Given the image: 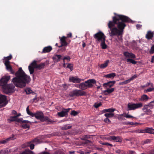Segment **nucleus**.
<instances>
[{
	"instance_id": "obj_24",
	"label": "nucleus",
	"mask_w": 154,
	"mask_h": 154,
	"mask_svg": "<svg viewBox=\"0 0 154 154\" xmlns=\"http://www.w3.org/2000/svg\"><path fill=\"white\" fill-rule=\"evenodd\" d=\"M52 49L51 46H49L45 47L43 50L42 53H46L50 52Z\"/></svg>"
},
{
	"instance_id": "obj_59",
	"label": "nucleus",
	"mask_w": 154,
	"mask_h": 154,
	"mask_svg": "<svg viewBox=\"0 0 154 154\" xmlns=\"http://www.w3.org/2000/svg\"><path fill=\"white\" fill-rule=\"evenodd\" d=\"M123 114L119 115L118 116V119H122L121 117L122 116H123Z\"/></svg>"
},
{
	"instance_id": "obj_9",
	"label": "nucleus",
	"mask_w": 154,
	"mask_h": 154,
	"mask_svg": "<svg viewBox=\"0 0 154 154\" xmlns=\"http://www.w3.org/2000/svg\"><path fill=\"white\" fill-rule=\"evenodd\" d=\"M86 93L82 90L76 89L70 92L69 94L71 97L79 96L85 95Z\"/></svg>"
},
{
	"instance_id": "obj_43",
	"label": "nucleus",
	"mask_w": 154,
	"mask_h": 154,
	"mask_svg": "<svg viewBox=\"0 0 154 154\" xmlns=\"http://www.w3.org/2000/svg\"><path fill=\"white\" fill-rule=\"evenodd\" d=\"M25 91L27 94H29L32 93V90L29 88H27L25 90Z\"/></svg>"
},
{
	"instance_id": "obj_22",
	"label": "nucleus",
	"mask_w": 154,
	"mask_h": 154,
	"mask_svg": "<svg viewBox=\"0 0 154 154\" xmlns=\"http://www.w3.org/2000/svg\"><path fill=\"white\" fill-rule=\"evenodd\" d=\"M154 32H152L151 31L148 32L147 34L146 35V37L148 39H151L153 36Z\"/></svg>"
},
{
	"instance_id": "obj_42",
	"label": "nucleus",
	"mask_w": 154,
	"mask_h": 154,
	"mask_svg": "<svg viewBox=\"0 0 154 154\" xmlns=\"http://www.w3.org/2000/svg\"><path fill=\"white\" fill-rule=\"evenodd\" d=\"M67 68H69L72 71L73 69V65L72 64L69 63L67 66Z\"/></svg>"
},
{
	"instance_id": "obj_20",
	"label": "nucleus",
	"mask_w": 154,
	"mask_h": 154,
	"mask_svg": "<svg viewBox=\"0 0 154 154\" xmlns=\"http://www.w3.org/2000/svg\"><path fill=\"white\" fill-rule=\"evenodd\" d=\"M115 83L116 81H110L108 82L107 83L103 84V86L104 87H106L107 86H108L110 87L113 86Z\"/></svg>"
},
{
	"instance_id": "obj_49",
	"label": "nucleus",
	"mask_w": 154,
	"mask_h": 154,
	"mask_svg": "<svg viewBox=\"0 0 154 154\" xmlns=\"http://www.w3.org/2000/svg\"><path fill=\"white\" fill-rule=\"evenodd\" d=\"M137 75L135 74L132 76L131 78L129 79L130 81L133 80L134 79L136 78L137 77Z\"/></svg>"
},
{
	"instance_id": "obj_17",
	"label": "nucleus",
	"mask_w": 154,
	"mask_h": 154,
	"mask_svg": "<svg viewBox=\"0 0 154 154\" xmlns=\"http://www.w3.org/2000/svg\"><path fill=\"white\" fill-rule=\"evenodd\" d=\"M149 98V97L147 95L143 94L140 96L138 100L139 101L146 102L148 100Z\"/></svg>"
},
{
	"instance_id": "obj_21",
	"label": "nucleus",
	"mask_w": 154,
	"mask_h": 154,
	"mask_svg": "<svg viewBox=\"0 0 154 154\" xmlns=\"http://www.w3.org/2000/svg\"><path fill=\"white\" fill-rule=\"evenodd\" d=\"M61 57V55L56 54L53 57V58L54 62H57L60 61Z\"/></svg>"
},
{
	"instance_id": "obj_64",
	"label": "nucleus",
	"mask_w": 154,
	"mask_h": 154,
	"mask_svg": "<svg viewBox=\"0 0 154 154\" xmlns=\"http://www.w3.org/2000/svg\"><path fill=\"white\" fill-rule=\"evenodd\" d=\"M21 116V114L20 113H19V114H18L16 116H17V117H19V116Z\"/></svg>"
},
{
	"instance_id": "obj_38",
	"label": "nucleus",
	"mask_w": 154,
	"mask_h": 154,
	"mask_svg": "<svg viewBox=\"0 0 154 154\" xmlns=\"http://www.w3.org/2000/svg\"><path fill=\"white\" fill-rule=\"evenodd\" d=\"M115 110L112 108H109L107 109H104L103 110V111L104 112H113Z\"/></svg>"
},
{
	"instance_id": "obj_23",
	"label": "nucleus",
	"mask_w": 154,
	"mask_h": 154,
	"mask_svg": "<svg viewBox=\"0 0 154 154\" xmlns=\"http://www.w3.org/2000/svg\"><path fill=\"white\" fill-rule=\"evenodd\" d=\"M29 122H26L25 123L21 122L22 124L21 125L22 127L24 129L29 128V125L28 124V123H31V122L29 121Z\"/></svg>"
},
{
	"instance_id": "obj_28",
	"label": "nucleus",
	"mask_w": 154,
	"mask_h": 154,
	"mask_svg": "<svg viewBox=\"0 0 154 154\" xmlns=\"http://www.w3.org/2000/svg\"><path fill=\"white\" fill-rule=\"evenodd\" d=\"M116 73L114 72H112L105 75L104 77L107 78H113L116 76Z\"/></svg>"
},
{
	"instance_id": "obj_46",
	"label": "nucleus",
	"mask_w": 154,
	"mask_h": 154,
	"mask_svg": "<svg viewBox=\"0 0 154 154\" xmlns=\"http://www.w3.org/2000/svg\"><path fill=\"white\" fill-rule=\"evenodd\" d=\"M63 62H65V60H66L67 61H69L70 60V58L69 56L65 57L63 59Z\"/></svg>"
},
{
	"instance_id": "obj_3",
	"label": "nucleus",
	"mask_w": 154,
	"mask_h": 154,
	"mask_svg": "<svg viewBox=\"0 0 154 154\" xmlns=\"http://www.w3.org/2000/svg\"><path fill=\"white\" fill-rule=\"evenodd\" d=\"M10 78V76H4L0 80V86H2L4 92L7 94L12 93L14 91L15 87L12 84L6 85Z\"/></svg>"
},
{
	"instance_id": "obj_5",
	"label": "nucleus",
	"mask_w": 154,
	"mask_h": 154,
	"mask_svg": "<svg viewBox=\"0 0 154 154\" xmlns=\"http://www.w3.org/2000/svg\"><path fill=\"white\" fill-rule=\"evenodd\" d=\"M96 80L94 79H91L85 81L84 82L80 83L78 86H76L82 90H85L88 88H91L93 84L96 83Z\"/></svg>"
},
{
	"instance_id": "obj_48",
	"label": "nucleus",
	"mask_w": 154,
	"mask_h": 154,
	"mask_svg": "<svg viewBox=\"0 0 154 154\" xmlns=\"http://www.w3.org/2000/svg\"><path fill=\"white\" fill-rule=\"evenodd\" d=\"M149 53L151 54H152L154 53V45H153L151 47V48L149 51Z\"/></svg>"
},
{
	"instance_id": "obj_50",
	"label": "nucleus",
	"mask_w": 154,
	"mask_h": 154,
	"mask_svg": "<svg viewBox=\"0 0 154 154\" xmlns=\"http://www.w3.org/2000/svg\"><path fill=\"white\" fill-rule=\"evenodd\" d=\"M118 36V40L117 41H120V42H122V35H117Z\"/></svg>"
},
{
	"instance_id": "obj_35",
	"label": "nucleus",
	"mask_w": 154,
	"mask_h": 154,
	"mask_svg": "<svg viewBox=\"0 0 154 154\" xmlns=\"http://www.w3.org/2000/svg\"><path fill=\"white\" fill-rule=\"evenodd\" d=\"M0 154H8V151L7 149H4L0 151Z\"/></svg>"
},
{
	"instance_id": "obj_52",
	"label": "nucleus",
	"mask_w": 154,
	"mask_h": 154,
	"mask_svg": "<svg viewBox=\"0 0 154 154\" xmlns=\"http://www.w3.org/2000/svg\"><path fill=\"white\" fill-rule=\"evenodd\" d=\"M151 141V140L150 139H147L145 140H144L143 141L144 143L146 144V143H149Z\"/></svg>"
},
{
	"instance_id": "obj_56",
	"label": "nucleus",
	"mask_w": 154,
	"mask_h": 154,
	"mask_svg": "<svg viewBox=\"0 0 154 154\" xmlns=\"http://www.w3.org/2000/svg\"><path fill=\"white\" fill-rule=\"evenodd\" d=\"M103 144H104V145L109 146H113L112 144H111L107 142H105Z\"/></svg>"
},
{
	"instance_id": "obj_4",
	"label": "nucleus",
	"mask_w": 154,
	"mask_h": 154,
	"mask_svg": "<svg viewBox=\"0 0 154 154\" xmlns=\"http://www.w3.org/2000/svg\"><path fill=\"white\" fill-rule=\"evenodd\" d=\"M94 38L98 42H100V46L103 49H105L107 48V45L105 43L106 36L101 32L100 31L95 34Z\"/></svg>"
},
{
	"instance_id": "obj_11",
	"label": "nucleus",
	"mask_w": 154,
	"mask_h": 154,
	"mask_svg": "<svg viewBox=\"0 0 154 154\" xmlns=\"http://www.w3.org/2000/svg\"><path fill=\"white\" fill-rule=\"evenodd\" d=\"M37 61L34 60L29 66L28 69L30 74H32L34 72V69L36 68L37 66Z\"/></svg>"
},
{
	"instance_id": "obj_6",
	"label": "nucleus",
	"mask_w": 154,
	"mask_h": 154,
	"mask_svg": "<svg viewBox=\"0 0 154 154\" xmlns=\"http://www.w3.org/2000/svg\"><path fill=\"white\" fill-rule=\"evenodd\" d=\"M34 116L42 122H51L52 120L48 117L45 116L43 113L41 112H38L34 114Z\"/></svg>"
},
{
	"instance_id": "obj_58",
	"label": "nucleus",
	"mask_w": 154,
	"mask_h": 154,
	"mask_svg": "<svg viewBox=\"0 0 154 154\" xmlns=\"http://www.w3.org/2000/svg\"><path fill=\"white\" fill-rule=\"evenodd\" d=\"M151 84H152L151 83H148L147 84H146L145 85V86L147 87L149 86L150 85L151 86Z\"/></svg>"
},
{
	"instance_id": "obj_36",
	"label": "nucleus",
	"mask_w": 154,
	"mask_h": 154,
	"mask_svg": "<svg viewBox=\"0 0 154 154\" xmlns=\"http://www.w3.org/2000/svg\"><path fill=\"white\" fill-rule=\"evenodd\" d=\"M130 82H131V81H130V80L129 79L128 80H126L124 81L123 82L119 83V85H123L126 84Z\"/></svg>"
},
{
	"instance_id": "obj_29",
	"label": "nucleus",
	"mask_w": 154,
	"mask_h": 154,
	"mask_svg": "<svg viewBox=\"0 0 154 154\" xmlns=\"http://www.w3.org/2000/svg\"><path fill=\"white\" fill-rule=\"evenodd\" d=\"M114 89L113 88H111V89H108L104 91V92L105 93V94L107 95L108 94L111 93L114 91Z\"/></svg>"
},
{
	"instance_id": "obj_34",
	"label": "nucleus",
	"mask_w": 154,
	"mask_h": 154,
	"mask_svg": "<svg viewBox=\"0 0 154 154\" xmlns=\"http://www.w3.org/2000/svg\"><path fill=\"white\" fill-rule=\"evenodd\" d=\"M126 60L127 62H130L131 63L135 64L137 63V62L135 61L133 59H131L130 58H128Z\"/></svg>"
},
{
	"instance_id": "obj_40",
	"label": "nucleus",
	"mask_w": 154,
	"mask_h": 154,
	"mask_svg": "<svg viewBox=\"0 0 154 154\" xmlns=\"http://www.w3.org/2000/svg\"><path fill=\"white\" fill-rule=\"evenodd\" d=\"M124 116L126 117L127 118H135V117H133V116L128 114L125 113L124 114Z\"/></svg>"
},
{
	"instance_id": "obj_13",
	"label": "nucleus",
	"mask_w": 154,
	"mask_h": 154,
	"mask_svg": "<svg viewBox=\"0 0 154 154\" xmlns=\"http://www.w3.org/2000/svg\"><path fill=\"white\" fill-rule=\"evenodd\" d=\"M22 118H17V116H14L13 117H11L10 119H8V121L9 122L11 121H16L18 122H23L25 123L26 122H29V121L27 120H23Z\"/></svg>"
},
{
	"instance_id": "obj_16",
	"label": "nucleus",
	"mask_w": 154,
	"mask_h": 154,
	"mask_svg": "<svg viewBox=\"0 0 154 154\" xmlns=\"http://www.w3.org/2000/svg\"><path fill=\"white\" fill-rule=\"evenodd\" d=\"M69 80L70 82H72L74 83H79L83 80L77 77H71L69 78Z\"/></svg>"
},
{
	"instance_id": "obj_30",
	"label": "nucleus",
	"mask_w": 154,
	"mask_h": 154,
	"mask_svg": "<svg viewBox=\"0 0 154 154\" xmlns=\"http://www.w3.org/2000/svg\"><path fill=\"white\" fill-rule=\"evenodd\" d=\"M146 132L154 134V129L152 128H147L145 129Z\"/></svg>"
},
{
	"instance_id": "obj_10",
	"label": "nucleus",
	"mask_w": 154,
	"mask_h": 154,
	"mask_svg": "<svg viewBox=\"0 0 154 154\" xmlns=\"http://www.w3.org/2000/svg\"><path fill=\"white\" fill-rule=\"evenodd\" d=\"M153 108L152 105L149 103L148 104L145 105L142 109L143 111L145 112L147 115H150L152 114V111L151 109Z\"/></svg>"
},
{
	"instance_id": "obj_12",
	"label": "nucleus",
	"mask_w": 154,
	"mask_h": 154,
	"mask_svg": "<svg viewBox=\"0 0 154 154\" xmlns=\"http://www.w3.org/2000/svg\"><path fill=\"white\" fill-rule=\"evenodd\" d=\"M106 139L108 140H112L117 142H122V138L119 136H110L106 137Z\"/></svg>"
},
{
	"instance_id": "obj_45",
	"label": "nucleus",
	"mask_w": 154,
	"mask_h": 154,
	"mask_svg": "<svg viewBox=\"0 0 154 154\" xmlns=\"http://www.w3.org/2000/svg\"><path fill=\"white\" fill-rule=\"evenodd\" d=\"M78 112L75 110L72 111L71 112V115L74 116H76L77 115Z\"/></svg>"
},
{
	"instance_id": "obj_33",
	"label": "nucleus",
	"mask_w": 154,
	"mask_h": 154,
	"mask_svg": "<svg viewBox=\"0 0 154 154\" xmlns=\"http://www.w3.org/2000/svg\"><path fill=\"white\" fill-rule=\"evenodd\" d=\"M27 146H29L31 149H33L34 148L35 144L32 142L30 141L27 143Z\"/></svg>"
},
{
	"instance_id": "obj_1",
	"label": "nucleus",
	"mask_w": 154,
	"mask_h": 154,
	"mask_svg": "<svg viewBox=\"0 0 154 154\" xmlns=\"http://www.w3.org/2000/svg\"><path fill=\"white\" fill-rule=\"evenodd\" d=\"M15 75L16 77L13 79L12 82L17 87H23L26 86V83L30 81V76L25 73L21 67L19 68Z\"/></svg>"
},
{
	"instance_id": "obj_47",
	"label": "nucleus",
	"mask_w": 154,
	"mask_h": 154,
	"mask_svg": "<svg viewBox=\"0 0 154 154\" xmlns=\"http://www.w3.org/2000/svg\"><path fill=\"white\" fill-rule=\"evenodd\" d=\"M71 128V126H70L69 125H64L63 127V128L64 129H69Z\"/></svg>"
},
{
	"instance_id": "obj_19",
	"label": "nucleus",
	"mask_w": 154,
	"mask_h": 154,
	"mask_svg": "<svg viewBox=\"0 0 154 154\" xmlns=\"http://www.w3.org/2000/svg\"><path fill=\"white\" fill-rule=\"evenodd\" d=\"M3 62L6 67L7 69L12 73V69L11 66L10 65V62L8 60H7L6 61H3Z\"/></svg>"
},
{
	"instance_id": "obj_8",
	"label": "nucleus",
	"mask_w": 154,
	"mask_h": 154,
	"mask_svg": "<svg viewBox=\"0 0 154 154\" xmlns=\"http://www.w3.org/2000/svg\"><path fill=\"white\" fill-rule=\"evenodd\" d=\"M116 27L113 28L109 31V34L111 36L115 35H122L124 29H119Z\"/></svg>"
},
{
	"instance_id": "obj_61",
	"label": "nucleus",
	"mask_w": 154,
	"mask_h": 154,
	"mask_svg": "<svg viewBox=\"0 0 154 154\" xmlns=\"http://www.w3.org/2000/svg\"><path fill=\"white\" fill-rule=\"evenodd\" d=\"M129 154H135V152L134 151H129Z\"/></svg>"
},
{
	"instance_id": "obj_37",
	"label": "nucleus",
	"mask_w": 154,
	"mask_h": 154,
	"mask_svg": "<svg viewBox=\"0 0 154 154\" xmlns=\"http://www.w3.org/2000/svg\"><path fill=\"white\" fill-rule=\"evenodd\" d=\"M114 115V114L112 113H106L104 115L107 118L112 117Z\"/></svg>"
},
{
	"instance_id": "obj_2",
	"label": "nucleus",
	"mask_w": 154,
	"mask_h": 154,
	"mask_svg": "<svg viewBox=\"0 0 154 154\" xmlns=\"http://www.w3.org/2000/svg\"><path fill=\"white\" fill-rule=\"evenodd\" d=\"M132 20L128 17L123 15H117L113 17V21H109L108 24L109 29H112V27L115 26V24H117L119 29H124L126 25L124 22H130Z\"/></svg>"
},
{
	"instance_id": "obj_62",
	"label": "nucleus",
	"mask_w": 154,
	"mask_h": 154,
	"mask_svg": "<svg viewBox=\"0 0 154 154\" xmlns=\"http://www.w3.org/2000/svg\"><path fill=\"white\" fill-rule=\"evenodd\" d=\"M72 33H69V34H68L67 35L68 37H72Z\"/></svg>"
},
{
	"instance_id": "obj_41",
	"label": "nucleus",
	"mask_w": 154,
	"mask_h": 154,
	"mask_svg": "<svg viewBox=\"0 0 154 154\" xmlns=\"http://www.w3.org/2000/svg\"><path fill=\"white\" fill-rule=\"evenodd\" d=\"M31 141L34 144H37L39 142V140L38 139L35 138Z\"/></svg>"
},
{
	"instance_id": "obj_39",
	"label": "nucleus",
	"mask_w": 154,
	"mask_h": 154,
	"mask_svg": "<svg viewBox=\"0 0 154 154\" xmlns=\"http://www.w3.org/2000/svg\"><path fill=\"white\" fill-rule=\"evenodd\" d=\"M12 56L10 54L9 56L7 57H5L3 61H6L7 60H8V61L12 58Z\"/></svg>"
},
{
	"instance_id": "obj_18",
	"label": "nucleus",
	"mask_w": 154,
	"mask_h": 154,
	"mask_svg": "<svg viewBox=\"0 0 154 154\" xmlns=\"http://www.w3.org/2000/svg\"><path fill=\"white\" fill-rule=\"evenodd\" d=\"M125 56L128 58H135L136 56L134 54L131 53H129L128 52H125L123 53Z\"/></svg>"
},
{
	"instance_id": "obj_54",
	"label": "nucleus",
	"mask_w": 154,
	"mask_h": 154,
	"mask_svg": "<svg viewBox=\"0 0 154 154\" xmlns=\"http://www.w3.org/2000/svg\"><path fill=\"white\" fill-rule=\"evenodd\" d=\"M104 121L106 123H110V120L107 118H106L104 119Z\"/></svg>"
},
{
	"instance_id": "obj_60",
	"label": "nucleus",
	"mask_w": 154,
	"mask_h": 154,
	"mask_svg": "<svg viewBox=\"0 0 154 154\" xmlns=\"http://www.w3.org/2000/svg\"><path fill=\"white\" fill-rule=\"evenodd\" d=\"M151 62L152 63H154V56H152Z\"/></svg>"
},
{
	"instance_id": "obj_25",
	"label": "nucleus",
	"mask_w": 154,
	"mask_h": 154,
	"mask_svg": "<svg viewBox=\"0 0 154 154\" xmlns=\"http://www.w3.org/2000/svg\"><path fill=\"white\" fill-rule=\"evenodd\" d=\"M109 62V60H106L104 63L100 65V67L103 69L106 68Z\"/></svg>"
},
{
	"instance_id": "obj_15",
	"label": "nucleus",
	"mask_w": 154,
	"mask_h": 154,
	"mask_svg": "<svg viewBox=\"0 0 154 154\" xmlns=\"http://www.w3.org/2000/svg\"><path fill=\"white\" fill-rule=\"evenodd\" d=\"M70 109H63V110L61 112H58L57 113L58 115L60 117L65 116L67 115V113L69 112Z\"/></svg>"
},
{
	"instance_id": "obj_44",
	"label": "nucleus",
	"mask_w": 154,
	"mask_h": 154,
	"mask_svg": "<svg viewBox=\"0 0 154 154\" xmlns=\"http://www.w3.org/2000/svg\"><path fill=\"white\" fill-rule=\"evenodd\" d=\"M91 152V151L89 150L87 152L85 151H80V153L81 154H89Z\"/></svg>"
},
{
	"instance_id": "obj_31",
	"label": "nucleus",
	"mask_w": 154,
	"mask_h": 154,
	"mask_svg": "<svg viewBox=\"0 0 154 154\" xmlns=\"http://www.w3.org/2000/svg\"><path fill=\"white\" fill-rule=\"evenodd\" d=\"M153 91H154V87L153 86V84H151L150 87L149 88L145 90L144 91V92L146 93L148 92H151Z\"/></svg>"
},
{
	"instance_id": "obj_63",
	"label": "nucleus",
	"mask_w": 154,
	"mask_h": 154,
	"mask_svg": "<svg viewBox=\"0 0 154 154\" xmlns=\"http://www.w3.org/2000/svg\"><path fill=\"white\" fill-rule=\"evenodd\" d=\"M17 113V112L15 110H13L12 111V113L13 114H16Z\"/></svg>"
},
{
	"instance_id": "obj_26",
	"label": "nucleus",
	"mask_w": 154,
	"mask_h": 154,
	"mask_svg": "<svg viewBox=\"0 0 154 154\" xmlns=\"http://www.w3.org/2000/svg\"><path fill=\"white\" fill-rule=\"evenodd\" d=\"M65 37L64 36H63L60 38V42L62 44V45H66L67 43L65 40Z\"/></svg>"
},
{
	"instance_id": "obj_7",
	"label": "nucleus",
	"mask_w": 154,
	"mask_h": 154,
	"mask_svg": "<svg viewBox=\"0 0 154 154\" xmlns=\"http://www.w3.org/2000/svg\"><path fill=\"white\" fill-rule=\"evenodd\" d=\"M143 106V104L141 102L137 103H129L127 105L128 110H134L136 109L141 108Z\"/></svg>"
},
{
	"instance_id": "obj_27",
	"label": "nucleus",
	"mask_w": 154,
	"mask_h": 154,
	"mask_svg": "<svg viewBox=\"0 0 154 154\" xmlns=\"http://www.w3.org/2000/svg\"><path fill=\"white\" fill-rule=\"evenodd\" d=\"M14 139L12 137H9L6 139L2 140L0 141V144H5L11 140H13Z\"/></svg>"
},
{
	"instance_id": "obj_51",
	"label": "nucleus",
	"mask_w": 154,
	"mask_h": 154,
	"mask_svg": "<svg viewBox=\"0 0 154 154\" xmlns=\"http://www.w3.org/2000/svg\"><path fill=\"white\" fill-rule=\"evenodd\" d=\"M27 112V113L29 115H30L32 117L34 116V115H34V114L31 112L29 111H27V112Z\"/></svg>"
},
{
	"instance_id": "obj_55",
	"label": "nucleus",
	"mask_w": 154,
	"mask_h": 154,
	"mask_svg": "<svg viewBox=\"0 0 154 154\" xmlns=\"http://www.w3.org/2000/svg\"><path fill=\"white\" fill-rule=\"evenodd\" d=\"M135 123L133 122H127L126 125H135Z\"/></svg>"
},
{
	"instance_id": "obj_14",
	"label": "nucleus",
	"mask_w": 154,
	"mask_h": 154,
	"mask_svg": "<svg viewBox=\"0 0 154 154\" xmlns=\"http://www.w3.org/2000/svg\"><path fill=\"white\" fill-rule=\"evenodd\" d=\"M6 96L0 94V108L5 106L6 105Z\"/></svg>"
},
{
	"instance_id": "obj_53",
	"label": "nucleus",
	"mask_w": 154,
	"mask_h": 154,
	"mask_svg": "<svg viewBox=\"0 0 154 154\" xmlns=\"http://www.w3.org/2000/svg\"><path fill=\"white\" fill-rule=\"evenodd\" d=\"M101 105V103H95L94 105L95 107L96 108H97L99 106H100Z\"/></svg>"
},
{
	"instance_id": "obj_32",
	"label": "nucleus",
	"mask_w": 154,
	"mask_h": 154,
	"mask_svg": "<svg viewBox=\"0 0 154 154\" xmlns=\"http://www.w3.org/2000/svg\"><path fill=\"white\" fill-rule=\"evenodd\" d=\"M45 65V63H42L39 65H37L36 69H41L43 68Z\"/></svg>"
},
{
	"instance_id": "obj_57",
	"label": "nucleus",
	"mask_w": 154,
	"mask_h": 154,
	"mask_svg": "<svg viewBox=\"0 0 154 154\" xmlns=\"http://www.w3.org/2000/svg\"><path fill=\"white\" fill-rule=\"evenodd\" d=\"M142 26V25L140 24H137L136 25V27L137 29H140Z\"/></svg>"
}]
</instances>
